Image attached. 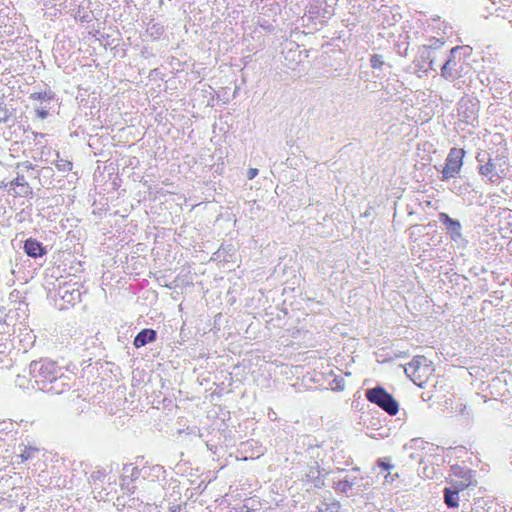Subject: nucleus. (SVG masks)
I'll return each instance as SVG.
<instances>
[{
  "label": "nucleus",
  "mask_w": 512,
  "mask_h": 512,
  "mask_svg": "<svg viewBox=\"0 0 512 512\" xmlns=\"http://www.w3.org/2000/svg\"><path fill=\"white\" fill-rule=\"evenodd\" d=\"M29 373L39 390L52 394H62L69 390L74 380L62 366L48 358L32 361Z\"/></svg>",
  "instance_id": "f257e3e1"
},
{
  "label": "nucleus",
  "mask_w": 512,
  "mask_h": 512,
  "mask_svg": "<svg viewBox=\"0 0 512 512\" xmlns=\"http://www.w3.org/2000/svg\"><path fill=\"white\" fill-rule=\"evenodd\" d=\"M471 47L456 46L450 49L449 56L441 65V76L453 81L467 72L468 64L465 58L470 55Z\"/></svg>",
  "instance_id": "f03ea898"
},
{
  "label": "nucleus",
  "mask_w": 512,
  "mask_h": 512,
  "mask_svg": "<svg viewBox=\"0 0 512 512\" xmlns=\"http://www.w3.org/2000/svg\"><path fill=\"white\" fill-rule=\"evenodd\" d=\"M365 397L370 403L377 405L390 416L396 415L399 411L396 399L380 385L367 389Z\"/></svg>",
  "instance_id": "7ed1b4c3"
},
{
  "label": "nucleus",
  "mask_w": 512,
  "mask_h": 512,
  "mask_svg": "<svg viewBox=\"0 0 512 512\" xmlns=\"http://www.w3.org/2000/svg\"><path fill=\"white\" fill-rule=\"evenodd\" d=\"M476 160L479 163L478 173L481 176L488 178L491 183H497L501 179V173L504 170L501 169L498 157L492 158L487 152H480L477 154Z\"/></svg>",
  "instance_id": "20e7f679"
},
{
  "label": "nucleus",
  "mask_w": 512,
  "mask_h": 512,
  "mask_svg": "<svg viewBox=\"0 0 512 512\" xmlns=\"http://www.w3.org/2000/svg\"><path fill=\"white\" fill-rule=\"evenodd\" d=\"M480 101L476 96L464 95L457 104V115L463 123L474 125L478 121Z\"/></svg>",
  "instance_id": "39448f33"
},
{
  "label": "nucleus",
  "mask_w": 512,
  "mask_h": 512,
  "mask_svg": "<svg viewBox=\"0 0 512 512\" xmlns=\"http://www.w3.org/2000/svg\"><path fill=\"white\" fill-rule=\"evenodd\" d=\"M465 156V150L462 148L453 147L449 150L445 165L441 170V180L447 181L451 178H455L461 171L463 165V158Z\"/></svg>",
  "instance_id": "423d86ee"
},
{
  "label": "nucleus",
  "mask_w": 512,
  "mask_h": 512,
  "mask_svg": "<svg viewBox=\"0 0 512 512\" xmlns=\"http://www.w3.org/2000/svg\"><path fill=\"white\" fill-rule=\"evenodd\" d=\"M429 365L425 356H415L411 362L404 366L405 374L416 384L422 386L427 374L429 373Z\"/></svg>",
  "instance_id": "0eeeda50"
},
{
  "label": "nucleus",
  "mask_w": 512,
  "mask_h": 512,
  "mask_svg": "<svg viewBox=\"0 0 512 512\" xmlns=\"http://www.w3.org/2000/svg\"><path fill=\"white\" fill-rule=\"evenodd\" d=\"M29 99L39 101V104L35 106L34 110L36 116L42 120L49 116V111L52 108L51 104L57 100L56 94L51 89L42 92H33L29 95Z\"/></svg>",
  "instance_id": "6e6552de"
},
{
  "label": "nucleus",
  "mask_w": 512,
  "mask_h": 512,
  "mask_svg": "<svg viewBox=\"0 0 512 512\" xmlns=\"http://www.w3.org/2000/svg\"><path fill=\"white\" fill-rule=\"evenodd\" d=\"M436 60L437 55H435V51L426 47H419L417 55L414 59V64L418 71L427 73L430 70H437L438 65Z\"/></svg>",
  "instance_id": "1a4fd4ad"
},
{
  "label": "nucleus",
  "mask_w": 512,
  "mask_h": 512,
  "mask_svg": "<svg viewBox=\"0 0 512 512\" xmlns=\"http://www.w3.org/2000/svg\"><path fill=\"white\" fill-rule=\"evenodd\" d=\"M438 220L444 226L446 234L449 236L451 241L457 244L464 241L462 225L459 220L450 217L445 212L438 214Z\"/></svg>",
  "instance_id": "9d476101"
},
{
  "label": "nucleus",
  "mask_w": 512,
  "mask_h": 512,
  "mask_svg": "<svg viewBox=\"0 0 512 512\" xmlns=\"http://www.w3.org/2000/svg\"><path fill=\"white\" fill-rule=\"evenodd\" d=\"M140 477V469L133 464H125L120 479V487L124 494L132 495L136 491L135 481Z\"/></svg>",
  "instance_id": "9b49d317"
},
{
  "label": "nucleus",
  "mask_w": 512,
  "mask_h": 512,
  "mask_svg": "<svg viewBox=\"0 0 512 512\" xmlns=\"http://www.w3.org/2000/svg\"><path fill=\"white\" fill-rule=\"evenodd\" d=\"M57 295L64 303L74 306L76 303L81 302L82 292L77 282L64 283L57 289Z\"/></svg>",
  "instance_id": "f8f14e48"
},
{
  "label": "nucleus",
  "mask_w": 512,
  "mask_h": 512,
  "mask_svg": "<svg viewBox=\"0 0 512 512\" xmlns=\"http://www.w3.org/2000/svg\"><path fill=\"white\" fill-rule=\"evenodd\" d=\"M305 15L311 20L319 19L321 22H324L326 19L331 18L333 9L325 1L314 0L309 4Z\"/></svg>",
  "instance_id": "ddd939ff"
},
{
  "label": "nucleus",
  "mask_w": 512,
  "mask_h": 512,
  "mask_svg": "<svg viewBox=\"0 0 512 512\" xmlns=\"http://www.w3.org/2000/svg\"><path fill=\"white\" fill-rule=\"evenodd\" d=\"M24 252L31 258L42 257L47 254V249L35 238H28L24 241Z\"/></svg>",
  "instance_id": "4468645a"
},
{
  "label": "nucleus",
  "mask_w": 512,
  "mask_h": 512,
  "mask_svg": "<svg viewBox=\"0 0 512 512\" xmlns=\"http://www.w3.org/2000/svg\"><path fill=\"white\" fill-rule=\"evenodd\" d=\"M10 189L14 191L16 196L27 197L33 193L31 186L23 175L17 177L10 182Z\"/></svg>",
  "instance_id": "2eb2a0df"
},
{
  "label": "nucleus",
  "mask_w": 512,
  "mask_h": 512,
  "mask_svg": "<svg viewBox=\"0 0 512 512\" xmlns=\"http://www.w3.org/2000/svg\"><path fill=\"white\" fill-rule=\"evenodd\" d=\"M157 338V332L151 328L142 329L134 338L133 344L136 348L152 343Z\"/></svg>",
  "instance_id": "dca6fc26"
},
{
  "label": "nucleus",
  "mask_w": 512,
  "mask_h": 512,
  "mask_svg": "<svg viewBox=\"0 0 512 512\" xmlns=\"http://www.w3.org/2000/svg\"><path fill=\"white\" fill-rule=\"evenodd\" d=\"M451 472H452L453 475L461 478V481L458 484L459 488L461 490L469 485L470 477H471V470L470 469H468L466 467H463V466H460L458 464H455V465L451 466Z\"/></svg>",
  "instance_id": "f3484780"
},
{
  "label": "nucleus",
  "mask_w": 512,
  "mask_h": 512,
  "mask_svg": "<svg viewBox=\"0 0 512 512\" xmlns=\"http://www.w3.org/2000/svg\"><path fill=\"white\" fill-rule=\"evenodd\" d=\"M459 486L457 488L445 487L443 490L444 503L448 508H456L459 505Z\"/></svg>",
  "instance_id": "a211bd4d"
},
{
  "label": "nucleus",
  "mask_w": 512,
  "mask_h": 512,
  "mask_svg": "<svg viewBox=\"0 0 512 512\" xmlns=\"http://www.w3.org/2000/svg\"><path fill=\"white\" fill-rule=\"evenodd\" d=\"M164 32H165V27L161 23H158V22H155L154 20H151L147 24L146 33L153 40L160 39V37L164 34Z\"/></svg>",
  "instance_id": "6ab92c4d"
},
{
  "label": "nucleus",
  "mask_w": 512,
  "mask_h": 512,
  "mask_svg": "<svg viewBox=\"0 0 512 512\" xmlns=\"http://www.w3.org/2000/svg\"><path fill=\"white\" fill-rule=\"evenodd\" d=\"M340 502L333 500L332 502H321L320 505L317 506V512H340Z\"/></svg>",
  "instance_id": "aec40b11"
},
{
  "label": "nucleus",
  "mask_w": 512,
  "mask_h": 512,
  "mask_svg": "<svg viewBox=\"0 0 512 512\" xmlns=\"http://www.w3.org/2000/svg\"><path fill=\"white\" fill-rule=\"evenodd\" d=\"M355 484L356 482L349 481L348 478H344L343 480H339L334 488L341 493L348 494Z\"/></svg>",
  "instance_id": "412c9836"
},
{
  "label": "nucleus",
  "mask_w": 512,
  "mask_h": 512,
  "mask_svg": "<svg viewBox=\"0 0 512 512\" xmlns=\"http://www.w3.org/2000/svg\"><path fill=\"white\" fill-rule=\"evenodd\" d=\"M106 475L107 472L104 468L97 467L94 471H92L88 480L89 482L93 483L102 482Z\"/></svg>",
  "instance_id": "4be33fe9"
},
{
  "label": "nucleus",
  "mask_w": 512,
  "mask_h": 512,
  "mask_svg": "<svg viewBox=\"0 0 512 512\" xmlns=\"http://www.w3.org/2000/svg\"><path fill=\"white\" fill-rule=\"evenodd\" d=\"M394 49L398 55L406 57L408 55L409 42L406 39L399 40L394 44Z\"/></svg>",
  "instance_id": "5701e85b"
},
{
  "label": "nucleus",
  "mask_w": 512,
  "mask_h": 512,
  "mask_svg": "<svg viewBox=\"0 0 512 512\" xmlns=\"http://www.w3.org/2000/svg\"><path fill=\"white\" fill-rule=\"evenodd\" d=\"M444 45V41L439 38L431 37L428 39V43L425 45H422L421 47H426L428 49H431L435 51V55H437L438 50Z\"/></svg>",
  "instance_id": "b1692460"
},
{
  "label": "nucleus",
  "mask_w": 512,
  "mask_h": 512,
  "mask_svg": "<svg viewBox=\"0 0 512 512\" xmlns=\"http://www.w3.org/2000/svg\"><path fill=\"white\" fill-rule=\"evenodd\" d=\"M385 65L383 56L379 54H373L370 56V66L373 69H381Z\"/></svg>",
  "instance_id": "393cba45"
},
{
  "label": "nucleus",
  "mask_w": 512,
  "mask_h": 512,
  "mask_svg": "<svg viewBox=\"0 0 512 512\" xmlns=\"http://www.w3.org/2000/svg\"><path fill=\"white\" fill-rule=\"evenodd\" d=\"M56 168L62 172H68L72 170L73 164L69 160L60 159L56 161Z\"/></svg>",
  "instance_id": "a878e982"
},
{
  "label": "nucleus",
  "mask_w": 512,
  "mask_h": 512,
  "mask_svg": "<svg viewBox=\"0 0 512 512\" xmlns=\"http://www.w3.org/2000/svg\"><path fill=\"white\" fill-rule=\"evenodd\" d=\"M36 452H37L36 448L25 446L19 456L21 457L22 462H25V461L31 459Z\"/></svg>",
  "instance_id": "bb28decb"
},
{
  "label": "nucleus",
  "mask_w": 512,
  "mask_h": 512,
  "mask_svg": "<svg viewBox=\"0 0 512 512\" xmlns=\"http://www.w3.org/2000/svg\"><path fill=\"white\" fill-rule=\"evenodd\" d=\"M13 114V109H9L7 106L0 109V123H8Z\"/></svg>",
  "instance_id": "cd10ccee"
},
{
  "label": "nucleus",
  "mask_w": 512,
  "mask_h": 512,
  "mask_svg": "<svg viewBox=\"0 0 512 512\" xmlns=\"http://www.w3.org/2000/svg\"><path fill=\"white\" fill-rule=\"evenodd\" d=\"M377 466L379 468H381L382 470H384V471H389V470L394 468V465H392L390 463V459L386 458V457L385 458H379L377 460Z\"/></svg>",
  "instance_id": "c85d7f7f"
},
{
  "label": "nucleus",
  "mask_w": 512,
  "mask_h": 512,
  "mask_svg": "<svg viewBox=\"0 0 512 512\" xmlns=\"http://www.w3.org/2000/svg\"><path fill=\"white\" fill-rule=\"evenodd\" d=\"M419 443H422V441L420 439H412L409 441V443L405 444L403 446V450L404 451H409V450H412L414 449Z\"/></svg>",
  "instance_id": "c756f323"
},
{
  "label": "nucleus",
  "mask_w": 512,
  "mask_h": 512,
  "mask_svg": "<svg viewBox=\"0 0 512 512\" xmlns=\"http://www.w3.org/2000/svg\"><path fill=\"white\" fill-rule=\"evenodd\" d=\"M32 136H33L35 145H39L41 143L40 140L43 139L46 136V134L40 133V132H32Z\"/></svg>",
  "instance_id": "7c9ffc66"
},
{
  "label": "nucleus",
  "mask_w": 512,
  "mask_h": 512,
  "mask_svg": "<svg viewBox=\"0 0 512 512\" xmlns=\"http://www.w3.org/2000/svg\"><path fill=\"white\" fill-rule=\"evenodd\" d=\"M258 169L257 168H250L248 171H247V178L249 180H252L254 179L257 175H258Z\"/></svg>",
  "instance_id": "2f4dec72"
},
{
  "label": "nucleus",
  "mask_w": 512,
  "mask_h": 512,
  "mask_svg": "<svg viewBox=\"0 0 512 512\" xmlns=\"http://www.w3.org/2000/svg\"><path fill=\"white\" fill-rule=\"evenodd\" d=\"M398 473H395V474H392L390 472H388L385 476H384V479L386 482H389V483H393L394 480L398 477Z\"/></svg>",
  "instance_id": "473e14b6"
},
{
  "label": "nucleus",
  "mask_w": 512,
  "mask_h": 512,
  "mask_svg": "<svg viewBox=\"0 0 512 512\" xmlns=\"http://www.w3.org/2000/svg\"><path fill=\"white\" fill-rule=\"evenodd\" d=\"M411 460L422 462V455L419 452H411L409 454Z\"/></svg>",
  "instance_id": "72a5a7b5"
},
{
  "label": "nucleus",
  "mask_w": 512,
  "mask_h": 512,
  "mask_svg": "<svg viewBox=\"0 0 512 512\" xmlns=\"http://www.w3.org/2000/svg\"><path fill=\"white\" fill-rule=\"evenodd\" d=\"M21 166H23L27 170L34 169V165L29 161L23 162Z\"/></svg>",
  "instance_id": "f704fd0d"
},
{
  "label": "nucleus",
  "mask_w": 512,
  "mask_h": 512,
  "mask_svg": "<svg viewBox=\"0 0 512 512\" xmlns=\"http://www.w3.org/2000/svg\"><path fill=\"white\" fill-rule=\"evenodd\" d=\"M169 512H181V506L173 505V506L169 507Z\"/></svg>",
  "instance_id": "c9c22d12"
},
{
  "label": "nucleus",
  "mask_w": 512,
  "mask_h": 512,
  "mask_svg": "<svg viewBox=\"0 0 512 512\" xmlns=\"http://www.w3.org/2000/svg\"><path fill=\"white\" fill-rule=\"evenodd\" d=\"M6 106H7V105L5 104V96H4V95H2V96H0V109H1V108H4V107H6Z\"/></svg>",
  "instance_id": "e433bc0d"
},
{
  "label": "nucleus",
  "mask_w": 512,
  "mask_h": 512,
  "mask_svg": "<svg viewBox=\"0 0 512 512\" xmlns=\"http://www.w3.org/2000/svg\"><path fill=\"white\" fill-rule=\"evenodd\" d=\"M88 18H89L88 14H84L83 16H81L82 21H89Z\"/></svg>",
  "instance_id": "4c0bfd02"
},
{
  "label": "nucleus",
  "mask_w": 512,
  "mask_h": 512,
  "mask_svg": "<svg viewBox=\"0 0 512 512\" xmlns=\"http://www.w3.org/2000/svg\"><path fill=\"white\" fill-rule=\"evenodd\" d=\"M347 478H348L349 481H353V482H355V480H356V477H353V478L352 477H347Z\"/></svg>",
  "instance_id": "58836bf2"
},
{
  "label": "nucleus",
  "mask_w": 512,
  "mask_h": 512,
  "mask_svg": "<svg viewBox=\"0 0 512 512\" xmlns=\"http://www.w3.org/2000/svg\"><path fill=\"white\" fill-rule=\"evenodd\" d=\"M353 471L358 472V471H359V468H358V467H355V468H353Z\"/></svg>",
  "instance_id": "ea45409f"
}]
</instances>
